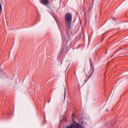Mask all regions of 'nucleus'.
I'll return each instance as SVG.
<instances>
[{
    "instance_id": "9d476101",
    "label": "nucleus",
    "mask_w": 128,
    "mask_h": 128,
    "mask_svg": "<svg viewBox=\"0 0 128 128\" xmlns=\"http://www.w3.org/2000/svg\"><path fill=\"white\" fill-rule=\"evenodd\" d=\"M113 20H116V18H112Z\"/></svg>"
},
{
    "instance_id": "dca6fc26",
    "label": "nucleus",
    "mask_w": 128,
    "mask_h": 128,
    "mask_svg": "<svg viewBox=\"0 0 128 128\" xmlns=\"http://www.w3.org/2000/svg\"><path fill=\"white\" fill-rule=\"evenodd\" d=\"M72 116H74V114H72Z\"/></svg>"
},
{
    "instance_id": "2eb2a0df",
    "label": "nucleus",
    "mask_w": 128,
    "mask_h": 128,
    "mask_svg": "<svg viewBox=\"0 0 128 128\" xmlns=\"http://www.w3.org/2000/svg\"><path fill=\"white\" fill-rule=\"evenodd\" d=\"M92 6V4H90L89 6Z\"/></svg>"
},
{
    "instance_id": "39448f33",
    "label": "nucleus",
    "mask_w": 128,
    "mask_h": 128,
    "mask_svg": "<svg viewBox=\"0 0 128 128\" xmlns=\"http://www.w3.org/2000/svg\"><path fill=\"white\" fill-rule=\"evenodd\" d=\"M94 0H92V6H89V9L88 10H92V6H94Z\"/></svg>"
},
{
    "instance_id": "f257e3e1",
    "label": "nucleus",
    "mask_w": 128,
    "mask_h": 128,
    "mask_svg": "<svg viewBox=\"0 0 128 128\" xmlns=\"http://www.w3.org/2000/svg\"><path fill=\"white\" fill-rule=\"evenodd\" d=\"M65 22L66 24V29L67 30H70L72 27V16L71 13L68 12L64 16Z\"/></svg>"
},
{
    "instance_id": "9b49d317",
    "label": "nucleus",
    "mask_w": 128,
    "mask_h": 128,
    "mask_svg": "<svg viewBox=\"0 0 128 128\" xmlns=\"http://www.w3.org/2000/svg\"><path fill=\"white\" fill-rule=\"evenodd\" d=\"M84 82H88V80H84Z\"/></svg>"
},
{
    "instance_id": "6e6552de",
    "label": "nucleus",
    "mask_w": 128,
    "mask_h": 128,
    "mask_svg": "<svg viewBox=\"0 0 128 128\" xmlns=\"http://www.w3.org/2000/svg\"><path fill=\"white\" fill-rule=\"evenodd\" d=\"M106 54H108V52L107 51H106V52H105V53H104V56H106Z\"/></svg>"
},
{
    "instance_id": "0eeeda50",
    "label": "nucleus",
    "mask_w": 128,
    "mask_h": 128,
    "mask_svg": "<svg viewBox=\"0 0 128 128\" xmlns=\"http://www.w3.org/2000/svg\"><path fill=\"white\" fill-rule=\"evenodd\" d=\"M2 4L0 3V14H2Z\"/></svg>"
},
{
    "instance_id": "f3484780",
    "label": "nucleus",
    "mask_w": 128,
    "mask_h": 128,
    "mask_svg": "<svg viewBox=\"0 0 128 128\" xmlns=\"http://www.w3.org/2000/svg\"><path fill=\"white\" fill-rule=\"evenodd\" d=\"M48 102H50V101H48Z\"/></svg>"
},
{
    "instance_id": "f8f14e48",
    "label": "nucleus",
    "mask_w": 128,
    "mask_h": 128,
    "mask_svg": "<svg viewBox=\"0 0 128 128\" xmlns=\"http://www.w3.org/2000/svg\"><path fill=\"white\" fill-rule=\"evenodd\" d=\"M90 64H92V60H90Z\"/></svg>"
},
{
    "instance_id": "ddd939ff",
    "label": "nucleus",
    "mask_w": 128,
    "mask_h": 128,
    "mask_svg": "<svg viewBox=\"0 0 128 128\" xmlns=\"http://www.w3.org/2000/svg\"><path fill=\"white\" fill-rule=\"evenodd\" d=\"M104 38H102V40H104Z\"/></svg>"
},
{
    "instance_id": "20e7f679",
    "label": "nucleus",
    "mask_w": 128,
    "mask_h": 128,
    "mask_svg": "<svg viewBox=\"0 0 128 128\" xmlns=\"http://www.w3.org/2000/svg\"><path fill=\"white\" fill-rule=\"evenodd\" d=\"M2 78H4V80H6V78H8V74H2Z\"/></svg>"
},
{
    "instance_id": "423d86ee",
    "label": "nucleus",
    "mask_w": 128,
    "mask_h": 128,
    "mask_svg": "<svg viewBox=\"0 0 128 128\" xmlns=\"http://www.w3.org/2000/svg\"><path fill=\"white\" fill-rule=\"evenodd\" d=\"M92 72L90 74V78L91 76L94 74V65L92 64Z\"/></svg>"
},
{
    "instance_id": "1a4fd4ad",
    "label": "nucleus",
    "mask_w": 128,
    "mask_h": 128,
    "mask_svg": "<svg viewBox=\"0 0 128 128\" xmlns=\"http://www.w3.org/2000/svg\"><path fill=\"white\" fill-rule=\"evenodd\" d=\"M110 128H114V125H112L111 126H110Z\"/></svg>"
},
{
    "instance_id": "f03ea898",
    "label": "nucleus",
    "mask_w": 128,
    "mask_h": 128,
    "mask_svg": "<svg viewBox=\"0 0 128 128\" xmlns=\"http://www.w3.org/2000/svg\"><path fill=\"white\" fill-rule=\"evenodd\" d=\"M66 128H83L82 126L80 124H78L74 118L72 119V124L70 125H67Z\"/></svg>"
},
{
    "instance_id": "7ed1b4c3",
    "label": "nucleus",
    "mask_w": 128,
    "mask_h": 128,
    "mask_svg": "<svg viewBox=\"0 0 128 128\" xmlns=\"http://www.w3.org/2000/svg\"><path fill=\"white\" fill-rule=\"evenodd\" d=\"M40 4H43V6H48V2H50L49 0H40Z\"/></svg>"
},
{
    "instance_id": "4468645a",
    "label": "nucleus",
    "mask_w": 128,
    "mask_h": 128,
    "mask_svg": "<svg viewBox=\"0 0 128 128\" xmlns=\"http://www.w3.org/2000/svg\"><path fill=\"white\" fill-rule=\"evenodd\" d=\"M66 44H68V40H66Z\"/></svg>"
}]
</instances>
